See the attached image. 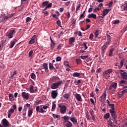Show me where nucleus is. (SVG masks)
<instances>
[{"instance_id":"obj_54","label":"nucleus","mask_w":127,"mask_h":127,"mask_svg":"<svg viewBox=\"0 0 127 127\" xmlns=\"http://www.w3.org/2000/svg\"><path fill=\"white\" fill-rule=\"evenodd\" d=\"M32 54H33V51L31 50L29 52V57H31V56H32Z\"/></svg>"},{"instance_id":"obj_56","label":"nucleus","mask_w":127,"mask_h":127,"mask_svg":"<svg viewBox=\"0 0 127 127\" xmlns=\"http://www.w3.org/2000/svg\"><path fill=\"white\" fill-rule=\"evenodd\" d=\"M82 45L83 46H84V49L85 50H86V49H88V47L87 46V44H86L85 43H83V44H82Z\"/></svg>"},{"instance_id":"obj_58","label":"nucleus","mask_w":127,"mask_h":127,"mask_svg":"<svg viewBox=\"0 0 127 127\" xmlns=\"http://www.w3.org/2000/svg\"><path fill=\"white\" fill-rule=\"evenodd\" d=\"M16 74H17L16 71H14L13 74L11 75L10 78H13V76L15 75H16Z\"/></svg>"},{"instance_id":"obj_48","label":"nucleus","mask_w":127,"mask_h":127,"mask_svg":"<svg viewBox=\"0 0 127 127\" xmlns=\"http://www.w3.org/2000/svg\"><path fill=\"white\" fill-rule=\"evenodd\" d=\"M55 47V43L54 44H51V48L52 50H53Z\"/></svg>"},{"instance_id":"obj_38","label":"nucleus","mask_w":127,"mask_h":127,"mask_svg":"<svg viewBox=\"0 0 127 127\" xmlns=\"http://www.w3.org/2000/svg\"><path fill=\"white\" fill-rule=\"evenodd\" d=\"M31 78L33 79V80H35V79H36V75H35V74L32 73L31 75Z\"/></svg>"},{"instance_id":"obj_41","label":"nucleus","mask_w":127,"mask_h":127,"mask_svg":"<svg viewBox=\"0 0 127 127\" xmlns=\"http://www.w3.org/2000/svg\"><path fill=\"white\" fill-rule=\"evenodd\" d=\"M126 93H127V89H124L123 91H122L121 92L122 94H121V96H124V95H125V94H126Z\"/></svg>"},{"instance_id":"obj_9","label":"nucleus","mask_w":127,"mask_h":127,"mask_svg":"<svg viewBox=\"0 0 127 127\" xmlns=\"http://www.w3.org/2000/svg\"><path fill=\"white\" fill-rule=\"evenodd\" d=\"M110 112L111 115V117H112V118L114 120H116V118H117V114L116 113V111H115V110H113L112 109H110Z\"/></svg>"},{"instance_id":"obj_12","label":"nucleus","mask_w":127,"mask_h":127,"mask_svg":"<svg viewBox=\"0 0 127 127\" xmlns=\"http://www.w3.org/2000/svg\"><path fill=\"white\" fill-rule=\"evenodd\" d=\"M21 95L23 99H25V100H28V98H29V94L25 92H22Z\"/></svg>"},{"instance_id":"obj_62","label":"nucleus","mask_w":127,"mask_h":127,"mask_svg":"<svg viewBox=\"0 0 127 127\" xmlns=\"http://www.w3.org/2000/svg\"><path fill=\"white\" fill-rule=\"evenodd\" d=\"M62 45V44H60L57 47V49L58 50H60L61 49V47H62L61 46Z\"/></svg>"},{"instance_id":"obj_28","label":"nucleus","mask_w":127,"mask_h":127,"mask_svg":"<svg viewBox=\"0 0 127 127\" xmlns=\"http://www.w3.org/2000/svg\"><path fill=\"white\" fill-rule=\"evenodd\" d=\"M63 96L64 99H66V100H69V98H70V95L67 93L64 94Z\"/></svg>"},{"instance_id":"obj_44","label":"nucleus","mask_w":127,"mask_h":127,"mask_svg":"<svg viewBox=\"0 0 127 127\" xmlns=\"http://www.w3.org/2000/svg\"><path fill=\"white\" fill-rule=\"evenodd\" d=\"M57 24L60 27H62V26H61V21H60V20H58L57 21Z\"/></svg>"},{"instance_id":"obj_24","label":"nucleus","mask_w":127,"mask_h":127,"mask_svg":"<svg viewBox=\"0 0 127 127\" xmlns=\"http://www.w3.org/2000/svg\"><path fill=\"white\" fill-rule=\"evenodd\" d=\"M43 67H44L46 71L48 70V64H47V63H44L43 64Z\"/></svg>"},{"instance_id":"obj_50","label":"nucleus","mask_w":127,"mask_h":127,"mask_svg":"<svg viewBox=\"0 0 127 127\" xmlns=\"http://www.w3.org/2000/svg\"><path fill=\"white\" fill-rule=\"evenodd\" d=\"M31 20V18L30 17H27L26 20V23H27V22H29V21H30Z\"/></svg>"},{"instance_id":"obj_22","label":"nucleus","mask_w":127,"mask_h":127,"mask_svg":"<svg viewBox=\"0 0 127 127\" xmlns=\"http://www.w3.org/2000/svg\"><path fill=\"white\" fill-rule=\"evenodd\" d=\"M106 102H107V104H108L109 106L111 107L112 110H115V104H110V101H109V100H107Z\"/></svg>"},{"instance_id":"obj_51","label":"nucleus","mask_w":127,"mask_h":127,"mask_svg":"<svg viewBox=\"0 0 127 127\" xmlns=\"http://www.w3.org/2000/svg\"><path fill=\"white\" fill-rule=\"evenodd\" d=\"M97 11H100V8L96 7V8L93 10V12H97Z\"/></svg>"},{"instance_id":"obj_40","label":"nucleus","mask_w":127,"mask_h":127,"mask_svg":"<svg viewBox=\"0 0 127 127\" xmlns=\"http://www.w3.org/2000/svg\"><path fill=\"white\" fill-rule=\"evenodd\" d=\"M48 3H49V2L48 1H45L43 2L42 5H43V6H47V4H48Z\"/></svg>"},{"instance_id":"obj_11","label":"nucleus","mask_w":127,"mask_h":127,"mask_svg":"<svg viewBox=\"0 0 127 127\" xmlns=\"http://www.w3.org/2000/svg\"><path fill=\"white\" fill-rule=\"evenodd\" d=\"M16 32L15 30H11L7 35L8 38H12L13 37V34H15Z\"/></svg>"},{"instance_id":"obj_25","label":"nucleus","mask_w":127,"mask_h":127,"mask_svg":"<svg viewBox=\"0 0 127 127\" xmlns=\"http://www.w3.org/2000/svg\"><path fill=\"white\" fill-rule=\"evenodd\" d=\"M107 97V93H106V92H104L102 96L100 97V99H101L104 100V99H106V98Z\"/></svg>"},{"instance_id":"obj_29","label":"nucleus","mask_w":127,"mask_h":127,"mask_svg":"<svg viewBox=\"0 0 127 127\" xmlns=\"http://www.w3.org/2000/svg\"><path fill=\"white\" fill-rule=\"evenodd\" d=\"M49 69L50 70H55V67L53 66V64L51 63L49 64Z\"/></svg>"},{"instance_id":"obj_13","label":"nucleus","mask_w":127,"mask_h":127,"mask_svg":"<svg viewBox=\"0 0 127 127\" xmlns=\"http://www.w3.org/2000/svg\"><path fill=\"white\" fill-rule=\"evenodd\" d=\"M36 111L38 113H41L42 114H43V113H45V112H46L45 110H43V108L42 107L40 108L39 106L36 107Z\"/></svg>"},{"instance_id":"obj_27","label":"nucleus","mask_w":127,"mask_h":127,"mask_svg":"<svg viewBox=\"0 0 127 127\" xmlns=\"http://www.w3.org/2000/svg\"><path fill=\"white\" fill-rule=\"evenodd\" d=\"M114 50H115L114 48H111L109 51V54L108 56L110 57L113 56V51H114Z\"/></svg>"},{"instance_id":"obj_59","label":"nucleus","mask_w":127,"mask_h":127,"mask_svg":"<svg viewBox=\"0 0 127 127\" xmlns=\"http://www.w3.org/2000/svg\"><path fill=\"white\" fill-rule=\"evenodd\" d=\"M46 6L48 8H49V7H51L52 6V3H50L49 4H48Z\"/></svg>"},{"instance_id":"obj_5","label":"nucleus","mask_w":127,"mask_h":127,"mask_svg":"<svg viewBox=\"0 0 127 127\" xmlns=\"http://www.w3.org/2000/svg\"><path fill=\"white\" fill-rule=\"evenodd\" d=\"M119 85L123 87V89H126L127 88V81L122 80L119 82Z\"/></svg>"},{"instance_id":"obj_32","label":"nucleus","mask_w":127,"mask_h":127,"mask_svg":"<svg viewBox=\"0 0 127 127\" xmlns=\"http://www.w3.org/2000/svg\"><path fill=\"white\" fill-rule=\"evenodd\" d=\"M29 90H30V93H34V87H33V86L32 85L30 86Z\"/></svg>"},{"instance_id":"obj_17","label":"nucleus","mask_w":127,"mask_h":127,"mask_svg":"<svg viewBox=\"0 0 127 127\" xmlns=\"http://www.w3.org/2000/svg\"><path fill=\"white\" fill-rule=\"evenodd\" d=\"M70 120L71 121V122H72V124L78 126V122L77 121V119H76V118H75L74 117H71L70 118Z\"/></svg>"},{"instance_id":"obj_63","label":"nucleus","mask_w":127,"mask_h":127,"mask_svg":"<svg viewBox=\"0 0 127 127\" xmlns=\"http://www.w3.org/2000/svg\"><path fill=\"white\" fill-rule=\"evenodd\" d=\"M88 56H81V59H86V58H88Z\"/></svg>"},{"instance_id":"obj_42","label":"nucleus","mask_w":127,"mask_h":127,"mask_svg":"<svg viewBox=\"0 0 127 127\" xmlns=\"http://www.w3.org/2000/svg\"><path fill=\"white\" fill-rule=\"evenodd\" d=\"M60 78H59V77L58 76H54L53 77V80H54V81H58V80H60Z\"/></svg>"},{"instance_id":"obj_47","label":"nucleus","mask_w":127,"mask_h":127,"mask_svg":"<svg viewBox=\"0 0 127 127\" xmlns=\"http://www.w3.org/2000/svg\"><path fill=\"white\" fill-rule=\"evenodd\" d=\"M93 38H94V34L93 33H91L90 34L89 39L90 40H93Z\"/></svg>"},{"instance_id":"obj_36","label":"nucleus","mask_w":127,"mask_h":127,"mask_svg":"<svg viewBox=\"0 0 127 127\" xmlns=\"http://www.w3.org/2000/svg\"><path fill=\"white\" fill-rule=\"evenodd\" d=\"M55 109H56V104L55 103H53L52 107V111L54 112Z\"/></svg>"},{"instance_id":"obj_15","label":"nucleus","mask_w":127,"mask_h":127,"mask_svg":"<svg viewBox=\"0 0 127 127\" xmlns=\"http://www.w3.org/2000/svg\"><path fill=\"white\" fill-rule=\"evenodd\" d=\"M8 17L7 16H6L5 15H2L0 18V22H4L6 19H8Z\"/></svg>"},{"instance_id":"obj_53","label":"nucleus","mask_w":127,"mask_h":127,"mask_svg":"<svg viewBox=\"0 0 127 127\" xmlns=\"http://www.w3.org/2000/svg\"><path fill=\"white\" fill-rule=\"evenodd\" d=\"M62 58H61V57H58L56 58V61H57V62H59V61H61Z\"/></svg>"},{"instance_id":"obj_2","label":"nucleus","mask_w":127,"mask_h":127,"mask_svg":"<svg viewBox=\"0 0 127 127\" xmlns=\"http://www.w3.org/2000/svg\"><path fill=\"white\" fill-rule=\"evenodd\" d=\"M113 72V69L110 68L104 71L103 73V77H105L106 79L107 78H110V74Z\"/></svg>"},{"instance_id":"obj_3","label":"nucleus","mask_w":127,"mask_h":127,"mask_svg":"<svg viewBox=\"0 0 127 127\" xmlns=\"http://www.w3.org/2000/svg\"><path fill=\"white\" fill-rule=\"evenodd\" d=\"M63 83V81L61 80L58 82L53 83L51 85V89L55 90V89H58V87Z\"/></svg>"},{"instance_id":"obj_55","label":"nucleus","mask_w":127,"mask_h":127,"mask_svg":"<svg viewBox=\"0 0 127 127\" xmlns=\"http://www.w3.org/2000/svg\"><path fill=\"white\" fill-rule=\"evenodd\" d=\"M66 17H67V18H70V16H71L70 12L67 11V14H66Z\"/></svg>"},{"instance_id":"obj_61","label":"nucleus","mask_w":127,"mask_h":127,"mask_svg":"<svg viewBox=\"0 0 127 127\" xmlns=\"http://www.w3.org/2000/svg\"><path fill=\"white\" fill-rule=\"evenodd\" d=\"M42 13H44L46 16H48L49 12L48 11L42 12Z\"/></svg>"},{"instance_id":"obj_34","label":"nucleus","mask_w":127,"mask_h":127,"mask_svg":"<svg viewBox=\"0 0 127 127\" xmlns=\"http://www.w3.org/2000/svg\"><path fill=\"white\" fill-rule=\"evenodd\" d=\"M104 118L105 120H107L110 118V113H107L104 115Z\"/></svg>"},{"instance_id":"obj_52","label":"nucleus","mask_w":127,"mask_h":127,"mask_svg":"<svg viewBox=\"0 0 127 127\" xmlns=\"http://www.w3.org/2000/svg\"><path fill=\"white\" fill-rule=\"evenodd\" d=\"M120 23V20H116L114 21L113 24H119Z\"/></svg>"},{"instance_id":"obj_16","label":"nucleus","mask_w":127,"mask_h":127,"mask_svg":"<svg viewBox=\"0 0 127 127\" xmlns=\"http://www.w3.org/2000/svg\"><path fill=\"white\" fill-rule=\"evenodd\" d=\"M75 99L78 101V102H82V96H81V95L76 93V95L75 96Z\"/></svg>"},{"instance_id":"obj_37","label":"nucleus","mask_w":127,"mask_h":127,"mask_svg":"<svg viewBox=\"0 0 127 127\" xmlns=\"http://www.w3.org/2000/svg\"><path fill=\"white\" fill-rule=\"evenodd\" d=\"M52 116L54 119H59V118H60V116L59 115H56L55 114H53Z\"/></svg>"},{"instance_id":"obj_8","label":"nucleus","mask_w":127,"mask_h":127,"mask_svg":"<svg viewBox=\"0 0 127 127\" xmlns=\"http://www.w3.org/2000/svg\"><path fill=\"white\" fill-rule=\"evenodd\" d=\"M120 74L123 79L127 81V73L124 71L123 70H120Z\"/></svg>"},{"instance_id":"obj_39","label":"nucleus","mask_w":127,"mask_h":127,"mask_svg":"<svg viewBox=\"0 0 127 127\" xmlns=\"http://www.w3.org/2000/svg\"><path fill=\"white\" fill-rule=\"evenodd\" d=\"M8 114L11 115L14 113V110L13 109H10L8 111Z\"/></svg>"},{"instance_id":"obj_19","label":"nucleus","mask_w":127,"mask_h":127,"mask_svg":"<svg viewBox=\"0 0 127 127\" xmlns=\"http://www.w3.org/2000/svg\"><path fill=\"white\" fill-rule=\"evenodd\" d=\"M17 40H16V39H14L13 42H11L10 43V45L9 46V48H12V47H13V46H14V44H15V43H16Z\"/></svg>"},{"instance_id":"obj_49","label":"nucleus","mask_w":127,"mask_h":127,"mask_svg":"<svg viewBox=\"0 0 127 127\" xmlns=\"http://www.w3.org/2000/svg\"><path fill=\"white\" fill-rule=\"evenodd\" d=\"M76 63L77 64H80V63H81L82 62V61L80 59H77L76 60Z\"/></svg>"},{"instance_id":"obj_30","label":"nucleus","mask_w":127,"mask_h":127,"mask_svg":"<svg viewBox=\"0 0 127 127\" xmlns=\"http://www.w3.org/2000/svg\"><path fill=\"white\" fill-rule=\"evenodd\" d=\"M65 127H73V124H72V123H71V122L68 121L66 123V124L65 125Z\"/></svg>"},{"instance_id":"obj_20","label":"nucleus","mask_w":127,"mask_h":127,"mask_svg":"<svg viewBox=\"0 0 127 127\" xmlns=\"http://www.w3.org/2000/svg\"><path fill=\"white\" fill-rule=\"evenodd\" d=\"M125 59H123L122 60H121L120 62V65H119V69H121V68H122L123 66H124V64L125 63Z\"/></svg>"},{"instance_id":"obj_26","label":"nucleus","mask_w":127,"mask_h":127,"mask_svg":"<svg viewBox=\"0 0 127 127\" xmlns=\"http://www.w3.org/2000/svg\"><path fill=\"white\" fill-rule=\"evenodd\" d=\"M63 119L64 122L68 123V122H69V119H70V117L69 116H64L63 117Z\"/></svg>"},{"instance_id":"obj_18","label":"nucleus","mask_w":127,"mask_h":127,"mask_svg":"<svg viewBox=\"0 0 127 127\" xmlns=\"http://www.w3.org/2000/svg\"><path fill=\"white\" fill-rule=\"evenodd\" d=\"M91 17H92V18H94V19H97V15L95 14L94 13L89 14L88 15V18H91Z\"/></svg>"},{"instance_id":"obj_43","label":"nucleus","mask_w":127,"mask_h":127,"mask_svg":"<svg viewBox=\"0 0 127 127\" xmlns=\"http://www.w3.org/2000/svg\"><path fill=\"white\" fill-rule=\"evenodd\" d=\"M94 35L95 37H98V36H99V30H97L94 32Z\"/></svg>"},{"instance_id":"obj_7","label":"nucleus","mask_w":127,"mask_h":127,"mask_svg":"<svg viewBox=\"0 0 127 127\" xmlns=\"http://www.w3.org/2000/svg\"><path fill=\"white\" fill-rule=\"evenodd\" d=\"M118 88V83L117 82H112L109 87V90L112 91L113 89L116 90Z\"/></svg>"},{"instance_id":"obj_57","label":"nucleus","mask_w":127,"mask_h":127,"mask_svg":"<svg viewBox=\"0 0 127 127\" xmlns=\"http://www.w3.org/2000/svg\"><path fill=\"white\" fill-rule=\"evenodd\" d=\"M71 23L72 24H74V25H76V19H73L71 20Z\"/></svg>"},{"instance_id":"obj_6","label":"nucleus","mask_w":127,"mask_h":127,"mask_svg":"<svg viewBox=\"0 0 127 127\" xmlns=\"http://www.w3.org/2000/svg\"><path fill=\"white\" fill-rule=\"evenodd\" d=\"M51 95L52 99H56V98H57L58 96V90H52Z\"/></svg>"},{"instance_id":"obj_23","label":"nucleus","mask_w":127,"mask_h":127,"mask_svg":"<svg viewBox=\"0 0 127 127\" xmlns=\"http://www.w3.org/2000/svg\"><path fill=\"white\" fill-rule=\"evenodd\" d=\"M109 10H111V9H108V8L104 9L103 10L102 13L105 14V15H107V14H108V13H109Z\"/></svg>"},{"instance_id":"obj_33","label":"nucleus","mask_w":127,"mask_h":127,"mask_svg":"<svg viewBox=\"0 0 127 127\" xmlns=\"http://www.w3.org/2000/svg\"><path fill=\"white\" fill-rule=\"evenodd\" d=\"M80 75H81L80 73L74 72L73 74V77H80Z\"/></svg>"},{"instance_id":"obj_1","label":"nucleus","mask_w":127,"mask_h":127,"mask_svg":"<svg viewBox=\"0 0 127 127\" xmlns=\"http://www.w3.org/2000/svg\"><path fill=\"white\" fill-rule=\"evenodd\" d=\"M58 107L60 109V113L62 115H64L65 113H66V111H67V107L65 105H63L62 104H58Z\"/></svg>"},{"instance_id":"obj_45","label":"nucleus","mask_w":127,"mask_h":127,"mask_svg":"<svg viewBox=\"0 0 127 127\" xmlns=\"http://www.w3.org/2000/svg\"><path fill=\"white\" fill-rule=\"evenodd\" d=\"M64 64L65 66H66V67H69V62L68 61H64Z\"/></svg>"},{"instance_id":"obj_60","label":"nucleus","mask_w":127,"mask_h":127,"mask_svg":"<svg viewBox=\"0 0 127 127\" xmlns=\"http://www.w3.org/2000/svg\"><path fill=\"white\" fill-rule=\"evenodd\" d=\"M102 72V68H99L96 70V73H101Z\"/></svg>"},{"instance_id":"obj_14","label":"nucleus","mask_w":127,"mask_h":127,"mask_svg":"<svg viewBox=\"0 0 127 127\" xmlns=\"http://www.w3.org/2000/svg\"><path fill=\"white\" fill-rule=\"evenodd\" d=\"M108 46H106V44H104L103 46H102L101 47V53L102 54V55L104 56V54H105V52H106V50L107 49V48H108Z\"/></svg>"},{"instance_id":"obj_4","label":"nucleus","mask_w":127,"mask_h":127,"mask_svg":"<svg viewBox=\"0 0 127 127\" xmlns=\"http://www.w3.org/2000/svg\"><path fill=\"white\" fill-rule=\"evenodd\" d=\"M106 36L107 41L104 43V44L109 47V45H111V43L112 42V37H111V35H109L108 34H107Z\"/></svg>"},{"instance_id":"obj_31","label":"nucleus","mask_w":127,"mask_h":127,"mask_svg":"<svg viewBox=\"0 0 127 127\" xmlns=\"http://www.w3.org/2000/svg\"><path fill=\"white\" fill-rule=\"evenodd\" d=\"M35 42V40H34V36L32 37L31 39L29 42V44H33Z\"/></svg>"},{"instance_id":"obj_64","label":"nucleus","mask_w":127,"mask_h":127,"mask_svg":"<svg viewBox=\"0 0 127 127\" xmlns=\"http://www.w3.org/2000/svg\"><path fill=\"white\" fill-rule=\"evenodd\" d=\"M74 83L76 84H81V80H78L77 81H75Z\"/></svg>"},{"instance_id":"obj_35","label":"nucleus","mask_w":127,"mask_h":127,"mask_svg":"<svg viewBox=\"0 0 127 127\" xmlns=\"http://www.w3.org/2000/svg\"><path fill=\"white\" fill-rule=\"evenodd\" d=\"M33 113L32 109H29L28 112V117H31Z\"/></svg>"},{"instance_id":"obj_10","label":"nucleus","mask_w":127,"mask_h":127,"mask_svg":"<svg viewBox=\"0 0 127 127\" xmlns=\"http://www.w3.org/2000/svg\"><path fill=\"white\" fill-rule=\"evenodd\" d=\"M3 127H9V123L6 119H3L2 120Z\"/></svg>"},{"instance_id":"obj_21","label":"nucleus","mask_w":127,"mask_h":127,"mask_svg":"<svg viewBox=\"0 0 127 127\" xmlns=\"http://www.w3.org/2000/svg\"><path fill=\"white\" fill-rule=\"evenodd\" d=\"M75 42V37H71L69 39V44H73Z\"/></svg>"},{"instance_id":"obj_46","label":"nucleus","mask_w":127,"mask_h":127,"mask_svg":"<svg viewBox=\"0 0 127 127\" xmlns=\"http://www.w3.org/2000/svg\"><path fill=\"white\" fill-rule=\"evenodd\" d=\"M9 98L10 101H11V100H13V95H12L11 93L9 94Z\"/></svg>"}]
</instances>
